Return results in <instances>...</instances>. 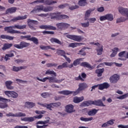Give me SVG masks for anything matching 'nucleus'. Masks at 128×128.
Segmentation results:
<instances>
[{"label": "nucleus", "instance_id": "f257e3e1", "mask_svg": "<svg viewBox=\"0 0 128 128\" xmlns=\"http://www.w3.org/2000/svg\"><path fill=\"white\" fill-rule=\"evenodd\" d=\"M12 28H17L18 30H24L26 28V25L14 24V26H6L4 28L5 32L8 34H26V32H20V30H12Z\"/></svg>", "mask_w": 128, "mask_h": 128}, {"label": "nucleus", "instance_id": "f03ea898", "mask_svg": "<svg viewBox=\"0 0 128 128\" xmlns=\"http://www.w3.org/2000/svg\"><path fill=\"white\" fill-rule=\"evenodd\" d=\"M60 12H52L50 14H38V16H50V18L52 20H66V18H68L70 17L66 14H62Z\"/></svg>", "mask_w": 128, "mask_h": 128}, {"label": "nucleus", "instance_id": "7ed1b4c3", "mask_svg": "<svg viewBox=\"0 0 128 128\" xmlns=\"http://www.w3.org/2000/svg\"><path fill=\"white\" fill-rule=\"evenodd\" d=\"M24 38H26V40H30V42H32L35 44H38V40L36 37H32L30 35L20 36L21 40H24Z\"/></svg>", "mask_w": 128, "mask_h": 128}, {"label": "nucleus", "instance_id": "20e7f679", "mask_svg": "<svg viewBox=\"0 0 128 128\" xmlns=\"http://www.w3.org/2000/svg\"><path fill=\"white\" fill-rule=\"evenodd\" d=\"M78 88L74 92V96H76L78 94H80L82 90H84L85 88H88V86L86 82L80 83L78 85Z\"/></svg>", "mask_w": 128, "mask_h": 128}, {"label": "nucleus", "instance_id": "39448f33", "mask_svg": "<svg viewBox=\"0 0 128 128\" xmlns=\"http://www.w3.org/2000/svg\"><path fill=\"white\" fill-rule=\"evenodd\" d=\"M30 43H28L24 41H22L20 43V44H14V46L16 48H18V50H22V48H24L30 46Z\"/></svg>", "mask_w": 128, "mask_h": 128}, {"label": "nucleus", "instance_id": "423d86ee", "mask_svg": "<svg viewBox=\"0 0 128 128\" xmlns=\"http://www.w3.org/2000/svg\"><path fill=\"white\" fill-rule=\"evenodd\" d=\"M66 38L75 42H82V38L81 36L68 34L66 35Z\"/></svg>", "mask_w": 128, "mask_h": 128}, {"label": "nucleus", "instance_id": "0eeeda50", "mask_svg": "<svg viewBox=\"0 0 128 128\" xmlns=\"http://www.w3.org/2000/svg\"><path fill=\"white\" fill-rule=\"evenodd\" d=\"M4 94L8 98H16L18 96V94L14 91H5Z\"/></svg>", "mask_w": 128, "mask_h": 128}, {"label": "nucleus", "instance_id": "6e6552de", "mask_svg": "<svg viewBox=\"0 0 128 128\" xmlns=\"http://www.w3.org/2000/svg\"><path fill=\"white\" fill-rule=\"evenodd\" d=\"M44 12V5H39L35 6L34 9L30 12V14H36L37 12Z\"/></svg>", "mask_w": 128, "mask_h": 128}, {"label": "nucleus", "instance_id": "1a4fd4ad", "mask_svg": "<svg viewBox=\"0 0 128 128\" xmlns=\"http://www.w3.org/2000/svg\"><path fill=\"white\" fill-rule=\"evenodd\" d=\"M70 24L66 22H60L56 24V26L58 28V30H65V28H68L70 26Z\"/></svg>", "mask_w": 128, "mask_h": 128}, {"label": "nucleus", "instance_id": "9d476101", "mask_svg": "<svg viewBox=\"0 0 128 128\" xmlns=\"http://www.w3.org/2000/svg\"><path fill=\"white\" fill-rule=\"evenodd\" d=\"M66 112H68V114H72V112H76V110L74 108V106L72 104H69L66 105L65 106Z\"/></svg>", "mask_w": 128, "mask_h": 128}, {"label": "nucleus", "instance_id": "9b49d317", "mask_svg": "<svg viewBox=\"0 0 128 128\" xmlns=\"http://www.w3.org/2000/svg\"><path fill=\"white\" fill-rule=\"evenodd\" d=\"M26 116V114L22 112L16 113V114L12 112H9L8 114H6V116H14L15 118H20L22 116Z\"/></svg>", "mask_w": 128, "mask_h": 128}, {"label": "nucleus", "instance_id": "f8f14e48", "mask_svg": "<svg viewBox=\"0 0 128 128\" xmlns=\"http://www.w3.org/2000/svg\"><path fill=\"white\" fill-rule=\"evenodd\" d=\"M40 30H56V28L50 25H41L39 26Z\"/></svg>", "mask_w": 128, "mask_h": 128}, {"label": "nucleus", "instance_id": "ddd939ff", "mask_svg": "<svg viewBox=\"0 0 128 128\" xmlns=\"http://www.w3.org/2000/svg\"><path fill=\"white\" fill-rule=\"evenodd\" d=\"M118 80H120V76L116 74L113 75L110 78L111 84H116Z\"/></svg>", "mask_w": 128, "mask_h": 128}, {"label": "nucleus", "instance_id": "4468645a", "mask_svg": "<svg viewBox=\"0 0 128 128\" xmlns=\"http://www.w3.org/2000/svg\"><path fill=\"white\" fill-rule=\"evenodd\" d=\"M120 60H126V51L121 52L118 54Z\"/></svg>", "mask_w": 128, "mask_h": 128}, {"label": "nucleus", "instance_id": "2eb2a0df", "mask_svg": "<svg viewBox=\"0 0 128 128\" xmlns=\"http://www.w3.org/2000/svg\"><path fill=\"white\" fill-rule=\"evenodd\" d=\"M92 104L94 106H106V105L102 102V100H98L92 101Z\"/></svg>", "mask_w": 128, "mask_h": 128}, {"label": "nucleus", "instance_id": "dca6fc26", "mask_svg": "<svg viewBox=\"0 0 128 128\" xmlns=\"http://www.w3.org/2000/svg\"><path fill=\"white\" fill-rule=\"evenodd\" d=\"M86 78V74L84 72H82L81 74V75L80 74L78 77H75V80H81V82H84V79Z\"/></svg>", "mask_w": 128, "mask_h": 128}, {"label": "nucleus", "instance_id": "f3484780", "mask_svg": "<svg viewBox=\"0 0 128 128\" xmlns=\"http://www.w3.org/2000/svg\"><path fill=\"white\" fill-rule=\"evenodd\" d=\"M110 84H108V82H104L98 84V90H102L108 88Z\"/></svg>", "mask_w": 128, "mask_h": 128}, {"label": "nucleus", "instance_id": "a211bd4d", "mask_svg": "<svg viewBox=\"0 0 128 128\" xmlns=\"http://www.w3.org/2000/svg\"><path fill=\"white\" fill-rule=\"evenodd\" d=\"M26 18H28V15H24V16H18L17 17H15L12 20V22H17V20H26Z\"/></svg>", "mask_w": 128, "mask_h": 128}, {"label": "nucleus", "instance_id": "6ab92c4d", "mask_svg": "<svg viewBox=\"0 0 128 128\" xmlns=\"http://www.w3.org/2000/svg\"><path fill=\"white\" fill-rule=\"evenodd\" d=\"M98 110L96 109V108H93L91 110H89L87 112V114L88 116H96V113Z\"/></svg>", "mask_w": 128, "mask_h": 128}, {"label": "nucleus", "instance_id": "aec40b11", "mask_svg": "<svg viewBox=\"0 0 128 128\" xmlns=\"http://www.w3.org/2000/svg\"><path fill=\"white\" fill-rule=\"evenodd\" d=\"M94 10H92V9H89L87 10L85 13L84 20H88V18L90 16V14L92 13V12H94Z\"/></svg>", "mask_w": 128, "mask_h": 128}, {"label": "nucleus", "instance_id": "412c9836", "mask_svg": "<svg viewBox=\"0 0 128 128\" xmlns=\"http://www.w3.org/2000/svg\"><path fill=\"white\" fill-rule=\"evenodd\" d=\"M76 92L70 91L68 90H65L62 91L58 92V94H64V96H68V94H73L74 96V92Z\"/></svg>", "mask_w": 128, "mask_h": 128}, {"label": "nucleus", "instance_id": "4be33fe9", "mask_svg": "<svg viewBox=\"0 0 128 128\" xmlns=\"http://www.w3.org/2000/svg\"><path fill=\"white\" fill-rule=\"evenodd\" d=\"M16 10L17 8L16 7H12L6 10V14H14V12H16Z\"/></svg>", "mask_w": 128, "mask_h": 128}, {"label": "nucleus", "instance_id": "5701e85b", "mask_svg": "<svg viewBox=\"0 0 128 128\" xmlns=\"http://www.w3.org/2000/svg\"><path fill=\"white\" fill-rule=\"evenodd\" d=\"M28 26L30 28H34V26L32 24H38V22L37 20H32L30 19H28Z\"/></svg>", "mask_w": 128, "mask_h": 128}, {"label": "nucleus", "instance_id": "b1692460", "mask_svg": "<svg viewBox=\"0 0 128 128\" xmlns=\"http://www.w3.org/2000/svg\"><path fill=\"white\" fill-rule=\"evenodd\" d=\"M34 106H36V103H34L33 102H25V108H32Z\"/></svg>", "mask_w": 128, "mask_h": 128}, {"label": "nucleus", "instance_id": "393cba45", "mask_svg": "<svg viewBox=\"0 0 128 128\" xmlns=\"http://www.w3.org/2000/svg\"><path fill=\"white\" fill-rule=\"evenodd\" d=\"M92 100H89L88 101L83 102L81 104V106H92Z\"/></svg>", "mask_w": 128, "mask_h": 128}, {"label": "nucleus", "instance_id": "a878e982", "mask_svg": "<svg viewBox=\"0 0 128 128\" xmlns=\"http://www.w3.org/2000/svg\"><path fill=\"white\" fill-rule=\"evenodd\" d=\"M38 104H39L40 106H46L47 108H48L49 110H52V108H54L52 103H50L48 104L38 102Z\"/></svg>", "mask_w": 128, "mask_h": 128}, {"label": "nucleus", "instance_id": "bb28decb", "mask_svg": "<svg viewBox=\"0 0 128 128\" xmlns=\"http://www.w3.org/2000/svg\"><path fill=\"white\" fill-rule=\"evenodd\" d=\"M21 120L22 122H32L34 120V117H25L24 118H22Z\"/></svg>", "mask_w": 128, "mask_h": 128}, {"label": "nucleus", "instance_id": "cd10ccee", "mask_svg": "<svg viewBox=\"0 0 128 128\" xmlns=\"http://www.w3.org/2000/svg\"><path fill=\"white\" fill-rule=\"evenodd\" d=\"M5 84L7 90H14V86H12V81H6Z\"/></svg>", "mask_w": 128, "mask_h": 128}, {"label": "nucleus", "instance_id": "c85d7f7f", "mask_svg": "<svg viewBox=\"0 0 128 128\" xmlns=\"http://www.w3.org/2000/svg\"><path fill=\"white\" fill-rule=\"evenodd\" d=\"M0 38L3 40H13L14 38V36L4 34L1 35Z\"/></svg>", "mask_w": 128, "mask_h": 128}, {"label": "nucleus", "instance_id": "c756f323", "mask_svg": "<svg viewBox=\"0 0 128 128\" xmlns=\"http://www.w3.org/2000/svg\"><path fill=\"white\" fill-rule=\"evenodd\" d=\"M104 68H100V69H97L96 70V74H97V76L100 77L102 76V74H104Z\"/></svg>", "mask_w": 128, "mask_h": 128}, {"label": "nucleus", "instance_id": "7c9ffc66", "mask_svg": "<svg viewBox=\"0 0 128 128\" xmlns=\"http://www.w3.org/2000/svg\"><path fill=\"white\" fill-rule=\"evenodd\" d=\"M50 42H52V44H54V42H55V44H60V46H62V42H60L58 39L56 38H51L50 40Z\"/></svg>", "mask_w": 128, "mask_h": 128}, {"label": "nucleus", "instance_id": "2f4dec72", "mask_svg": "<svg viewBox=\"0 0 128 128\" xmlns=\"http://www.w3.org/2000/svg\"><path fill=\"white\" fill-rule=\"evenodd\" d=\"M80 66H84V68H87L90 70H92V67L88 62H82L80 64Z\"/></svg>", "mask_w": 128, "mask_h": 128}, {"label": "nucleus", "instance_id": "473e14b6", "mask_svg": "<svg viewBox=\"0 0 128 128\" xmlns=\"http://www.w3.org/2000/svg\"><path fill=\"white\" fill-rule=\"evenodd\" d=\"M12 46V44L6 43L4 44L3 47L2 48V50H8Z\"/></svg>", "mask_w": 128, "mask_h": 128}, {"label": "nucleus", "instance_id": "72a5a7b5", "mask_svg": "<svg viewBox=\"0 0 128 128\" xmlns=\"http://www.w3.org/2000/svg\"><path fill=\"white\" fill-rule=\"evenodd\" d=\"M84 100V96L82 97H74V102L75 104H78L79 102H82V100Z\"/></svg>", "mask_w": 128, "mask_h": 128}, {"label": "nucleus", "instance_id": "f704fd0d", "mask_svg": "<svg viewBox=\"0 0 128 128\" xmlns=\"http://www.w3.org/2000/svg\"><path fill=\"white\" fill-rule=\"evenodd\" d=\"M56 2H58L54 0H46L44 2L45 4H46L47 6H52V4H56Z\"/></svg>", "mask_w": 128, "mask_h": 128}, {"label": "nucleus", "instance_id": "c9c22d12", "mask_svg": "<svg viewBox=\"0 0 128 128\" xmlns=\"http://www.w3.org/2000/svg\"><path fill=\"white\" fill-rule=\"evenodd\" d=\"M112 52L110 55V58H114L116 56V54H118V48H114V50H112Z\"/></svg>", "mask_w": 128, "mask_h": 128}, {"label": "nucleus", "instance_id": "e433bc0d", "mask_svg": "<svg viewBox=\"0 0 128 128\" xmlns=\"http://www.w3.org/2000/svg\"><path fill=\"white\" fill-rule=\"evenodd\" d=\"M68 68V63L67 62H65L63 63L62 65H59L56 69L57 70H62V68Z\"/></svg>", "mask_w": 128, "mask_h": 128}, {"label": "nucleus", "instance_id": "4c0bfd02", "mask_svg": "<svg viewBox=\"0 0 128 128\" xmlns=\"http://www.w3.org/2000/svg\"><path fill=\"white\" fill-rule=\"evenodd\" d=\"M78 4L80 6H84L88 4V2H86V0H80L78 1Z\"/></svg>", "mask_w": 128, "mask_h": 128}, {"label": "nucleus", "instance_id": "58836bf2", "mask_svg": "<svg viewBox=\"0 0 128 128\" xmlns=\"http://www.w3.org/2000/svg\"><path fill=\"white\" fill-rule=\"evenodd\" d=\"M98 48H96V52H97V54L98 56H100L102 54V51L104 50V48H103L102 46H101Z\"/></svg>", "mask_w": 128, "mask_h": 128}, {"label": "nucleus", "instance_id": "ea45409f", "mask_svg": "<svg viewBox=\"0 0 128 128\" xmlns=\"http://www.w3.org/2000/svg\"><path fill=\"white\" fill-rule=\"evenodd\" d=\"M12 56H14V53H10V54H6L4 58L6 62H8V60H10L9 58H12Z\"/></svg>", "mask_w": 128, "mask_h": 128}, {"label": "nucleus", "instance_id": "a19ab883", "mask_svg": "<svg viewBox=\"0 0 128 128\" xmlns=\"http://www.w3.org/2000/svg\"><path fill=\"white\" fill-rule=\"evenodd\" d=\"M57 54L58 56H64V58L66 56V52H64V50H58L57 51Z\"/></svg>", "mask_w": 128, "mask_h": 128}, {"label": "nucleus", "instance_id": "79ce46f5", "mask_svg": "<svg viewBox=\"0 0 128 128\" xmlns=\"http://www.w3.org/2000/svg\"><path fill=\"white\" fill-rule=\"evenodd\" d=\"M106 20H109L110 22H112L114 20V16L112 14H106Z\"/></svg>", "mask_w": 128, "mask_h": 128}, {"label": "nucleus", "instance_id": "37998d69", "mask_svg": "<svg viewBox=\"0 0 128 128\" xmlns=\"http://www.w3.org/2000/svg\"><path fill=\"white\" fill-rule=\"evenodd\" d=\"M45 74H53L54 76H56V73L54 71L50 70H47L45 72Z\"/></svg>", "mask_w": 128, "mask_h": 128}, {"label": "nucleus", "instance_id": "c03bdc74", "mask_svg": "<svg viewBox=\"0 0 128 128\" xmlns=\"http://www.w3.org/2000/svg\"><path fill=\"white\" fill-rule=\"evenodd\" d=\"M82 58H77L74 61L73 64L74 66H78L80 64V60H82Z\"/></svg>", "mask_w": 128, "mask_h": 128}, {"label": "nucleus", "instance_id": "a18cd8bd", "mask_svg": "<svg viewBox=\"0 0 128 128\" xmlns=\"http://www.w3.org/2000/svg\"><path fill=\"white\" fill-rule=\"evenodd\" d=\"M8 107V105L6 102H0V108H6Z\"/></svg>", "mask_w": 128, "mask_h": 128}, {"label": "nucleus", "instance_id": "49530a36", "mask_svg": "<svg viewBox=\"0 0 128 128\" xmlns=\"http://www.w3.org/2000/svg\"><path fill=\"white\" fill-rule=\"evenodd\" d=\"M80 120L82 122H90V120H94V118L92 117H90L89 118H84V117H81L80 118Z\"/></svg>", "mask_w": 128, "mask_h": 128}, {"label": "nucleus", "instance_id": "de8ad7c7", "mask_svg": "<svg viewBox=\"0 0 128 128\" xmlns=\"http://www.w3.org/2000/svg\"><path fill=\"white\" fill-rule=\"evenodd\" d=\"M40 96L44 98H48L49 96H50V94L48 92H43L41 94Z\"/></svg>", "mask_w": 128, "mask_h": 128}, {"label": "nucleus", "instance_id": "09e8293b", "mask_svg": "<svg viewBox=\"0 0 128 128\" xmlns=\"http://www.w3.org/2000/svg\"><path fill=\"white\" fill-rule=\"evenodd\" d=\"M82 43H70L69 46L70 48H76L77 46H82Z\"/></svg>", "mask_w": 128, "mask_h": 128}, {"label": "nucleus", "instance_id": "8fccbe9b", "mask_svg": "<svg viewBox=\"0 0 128 128\" xmlns=\"http://www.w3.org/2000/svg\"><path fill=\"white\" fill-rule=\"evenodd\" d=\"M128 98V93L125 94L120 96H117L118 100H124V98Z\"/></svg>", "mask_w": 128, "mask_h": 128}, {"label": "nucleus", "instance_id": "3c124183", "mask_svg": "<svg viewBox=\"0 0 128 128\" xmlns=\"http://www.w3.org/2000/svg\"><path fill=\"white\" fill-rule=\"evenodd\" d=\"M47 68H52L54 66V68H56L58 66V64L56 63H48L46 64Z\"/></svg>", "mask_w": 128, "mask_h": 128}, {"label": "nucleus", "instance_id": "603ef678", "mask_svg": "<svg viewBox=\"0 0 128 128\" xmlns=\"http://www.w3.org/2000/svg\"><path fill=\"white\" fill-rule=\"evenodd\" d=\"M44 12H52V10H54V8L52 6H48L47 8H44Z\"/></svg>", "mask_w": 128, "mask_h": 128}, {"label": "nucleus", "instance_id": "864d4df0", "mask_svg": "<svg viewBox=\"0 0 128 128\" xmlns=\"http://www.w3.org/2000/svg\"><path fill=\"white\" fill-rule=\"evenodd\" d=\"M0 102H11L10 100L6 99V98H4L2 96H0Z\"/></svg>", "mask_w": 128, "mask_h": 128}, {"label": "nucleus", "instance_id": "5fc2aeb1", "mask_svg": "<svg viewBox=\"0 0 128 128\" xmlns=\"http://www.w3.org/2000/svg\"><path fill=\"white\" fill-rule=\"evenodd\" d=\"M126 19L124 17H121L120 18L117 19L116 20V23L118 24L120 22H126Z\"/></svg>", "mask_w": 128, "mask_h": 128}, {"label": "nucleus", "instance_id": "6e6d98bb", "mask_svg": "<svg viewBox=\"0 0 128 128\" xmlns=\"http://www.w3.org/2000/svg\"><path fill=\"white\" fill-rule=\"evenodd\" d=\"M44 34H54V31H46L44 30L42 32Z\"/></svg>", "mask_w": 128, "mask_h": 128}, {"label": "nucleus", "instance_id": "4d7b16f0", "mask_svg": "<svg viewBox=\"0 0 128 128\" xmlns=\"http://www.w3.org/2000/svg\"><path fill=\"white\" fill-rule=\"evenodd\" d=\"M49 80V82L52 83V82H56V78L52 76L48 77V78Z\"/></svg>", "mask_w": 128, "mask_h": 128}, {"label": "nucleus", "instance_id": "13d9d810", "mask_svg": "<svg viewBox=\"0 0 128 128\" xmlns=\"http://www.w3.org/2000/svg\"><path fill=\"white\" fill-rule=\"evenodd\" d=\"M60 102H52V106L53 108H58V106H60Z\"/></svg>", "mask_w": 128, "mask_h": 128}, {"label": "nucleus", "instance_id": "bf43d9fd", "mask_svg": "<svg viewBox=\"0 0 128 128\" xmlns=\"http://www.w3.org/2000/svg\"><path fill=\"white\" fill-rule=\"evenodd\" d=\"M40 48L41 50H50V46H40Z\"/></svg>", "mask_w": 128, "mask_h": 128}, {"label": "nucleus", "instance_id": "052dcab7", "mask_svg": "<svg viewBox=\"0 0 128 128\" xmlns=\"http://www.w3.org/2000/svg\"><path fill=\"white\" fill-rule=\"evenodd\" d=\"M81 26L82 28H88L90 26V22H88L86 23H81Z\"/></svg>", "mask_w": 128, "mask_h": 128}, {"label": "nucleus", "instance_id": "680f3d73", "mask_svg": "<svg viewBox=\"0 0 128 128\" xmlns=\"http://www.w3.org/2000/svg\"><path fill=\"white\" fill-rule=\"evenodd\" d=\"M36 79L38 80H39L40 82H46L47 80H48V77H46V78H44L43 79H40V78H38V77H37Z\"/></svg>", "mask_w": 128, "mask_h": 128}, {"label": "nucleus", "instance_id": "e2e57ef3", "mask_svg": "<svg viewBox=\"0 0 128 128\" xmlns=\"http://www.w3.org/2000/svg\"><path fill=\"white\" fill-rule=\"evenodd\" d=\"M78 54H80L81 56H86V53L84 52V48H82L79 51Z\"/></svg>", "mask_w": 128, "mask_h": 128}, {"label": "nucleus", "instance_id": "0e129e2a", "mask_svg": "<svg viewBox=\"0 0 128 128\" xmlns=\"http://www.w3.org/2000/svg\"><path fill=\"white\" fill-rule=\"evenodd\" d=\"M80 8L78 6L75 5V6H70L69 10H76V8Z\"/></svg>", "mask_w": 128, "mask_h": 128}, {"label": "nucleus", "instance_id": "69168bd1", "mask_svg": "<svg viewBox=\"0 0 128 128\" xmlns=\"http://www.w3.org/2000/svg\"><path fill=\"white\" fill-rule=\"evenodd\" d=\"M100 22H104V20H106V15L100 16Z\"/></svg>", "mask_w": 128, "mask_h": 128}, {"label": "nucleus", "instance_id": "338daca9", "mask_svg": "<svg viewBox=\"0 0 128 128\" xmlns=\"http://www.w3.org/2000/svg\"><path fill=\"white\" fill-rule=\"evenodd\" d=\"M68 6V4H63L60 5L58 8H64L66 6Z\"/></svg>", "mask_w": 128, "mask_h": 128}, {"label": "nucleus", "instance_id": "774afa93", "mask_svg": "<svg viewBox=\"0 0 128 128\" xmlns=\"http://www.w3.org/2000/svg\"><path fill=\"white\" fill-rule=\"evenodd\" d=\"M118 126V128H128V125L120 124Z\"/></svg>", "mask_w": 128, "mask_h": 128}]
</instances>
